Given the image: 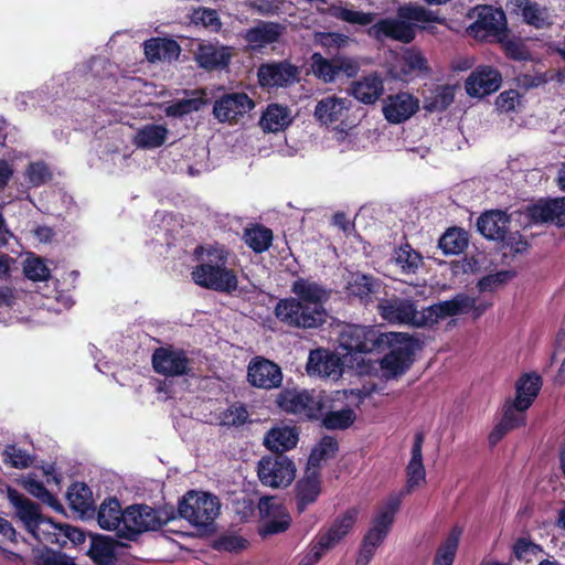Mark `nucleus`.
I'll use <instances>...</instances> for the list:
<instances>
[{
    "label": "nucleus",
    "mask_w": 565,
    "mask_h": 565,
    "mask_svg": "<svg viewBox=\"0 0 565 565\" xmlns=\"http://www.w3.org/2000/svg\"><path fill=\"white\" fill-rule=\"evenodd\" d=\"M339 345L347 355L388 348L390 352L383 356L381 367L392 376L403 374L411 366L418 348L417 341L407 333L381 332L376 327L358 324H349L341 330Z\"/></svg>",
    "instance_id": "nucleus-1"
},
{
    "label": "nucleus",
    "mask_w": 565,
    "mask_h": 565,
    "mask_svg": "<svg viewBox=\"0 0 565 565\" xmlns=\"http://www.w3.org/2000/svg\"><path fill=\"white\" fill-rule=\"evenodd\" d=\"M194 256L200 262L191 273L200 287L223 294H232L238 288L235 271L227 267L230 252L221 244L198 246Z\"/></svg>",
    "instance_id": "nucleus-2"
},
{
    "label": "nucleus",
    "mask_w": 565,
    "mask_h": 565,
    "mask_svg": "<svg viewBox=\"0 0 565 565\" xmlns=\"http://www.w3.org/2000/svg\"><path fill=\"white\" fill-rule=\"evenodd\" d=\"M434 21L433 14L422 7L405 6L397 11V18H386L372 24L367 34L379 41L392 39L409 43L415 39L416 28Z\"/></svg>",
    "instance_id": "nucleus-3"
},
{
    "label": "nucleus",
    "mask_w": 565,
    "mask_h": 565,
    "mask_svg": "<svg viewBox=\"0 0 565 565\" xmlns=\"http://www.w3.org/2000/svg\"><path fill=\"white\" fill-rule=\"evenodd\" d=\"M220 508L217 497L190 491L179 503V514L196 527L209 529L220 514Z\"/></svg>",
    "instance_id": "nucleus-4"
},
{
    "label": "nucleus",
    "mask_w": 565,
    "mask_h": 565,
    "mask_svg": "<svg viewBox=\"0 0 565 565\" xmlns=\"http://www.w3.org/2000/svg\"><path fill=\"white\" fill-rule=\"evenodd\" d=\"M377 311L381 318L391 324L425 327L424 309L409 297L392 296L379 299Z\"/></svg>",
    "instance_id": "nucleus-5"
},
{
    "label": "nucleus",
    "mask_w": 565,
    "mask_h": 565,
    "mask_svg": "<svg viewBox=\"0 0 565 565\" xmlns=\"http://www.w3.org/2000/svg\"><path fill=\"white\" fill-rule=\"evenodd\" d=\"M170 516L162 510L149 505H131L125 510L121 537L135 541L139 534L156 531L167 524Z\"/></svg>",
    "instance_id": "nucleus-6"
},
{
    "label": "nucleus",
    "mask_w": 565,
    "mask_h": 565,
    "mask_svg": "<svg viewBox=\"0 0 565 565\" xmlns=\"http://www.w3.org/2000/svg\"><path fill=\"white\" fill-rule=\"evenodd\" d=\"M274 315L280 323L289 328L313 329L324 322L313 307L306 306L303 301L295 297L278 300L274 308Z\"/></svg>",
    "instance_id": "nucleus-7"
},
{
    "label": "nucleus",
    "mask_w": 565,
    "mask_h": 565,
    "mask_svg": "<svg viewBox=\"0 0 565 565\" xmlns=\"http://www.w3.org/2000/svg\"><path fill=\"white\" fill-rule=\"evenodd\" d=\"M295 462L285 455H267L257 463V476L262 484L270 488H286L296 477Z\"/></svg>",
    "instance_id": "nucleus-8"
},
{
    "label": "nucleus",
    "mask_w": 565,
    "mask_h": 565,
    "mask_svg": "<svg viewBox=\"0 0 565 565\" xmlns=\"http://www.w3.org/2000/svg\"><path fill=\"white\" fill-rule=\"evenodd\" d=\"M510 217L502 211H489L483 213L477 222L478 231L488 239L500 241L515 253L526 249V243L521 241L518 233H509Z\"/></svg>",
    "instance_id": "nucleus-9"
},
{
    "label": "nucleus",
    "mask_w": 565,
    "mask_h": 565,
    "mask_svg": "<svg viewBox=\"0 0 565 565\" xmlns=\"http://www.w3.org/2000/svg\"><path fill=\"white\" fill-rule=\"evenodd\" d=\"M151 362L154 372L166 377L185 376L193 371V360L188 352L173 345L156 349Z\"/></svg>",
    "instance_id": "nucleus-10"
},
{
    "label": "nucleus",
    "mask_w": 565,
    "mask_h": 565,
    "mask_svg": "<svg viewBox=\"0 0 565 565\" xmlns=\"http://www.w3.org/2000/svg\"><path fill=\"white\" fill-rule=\"evenodd\" d=\"M299 67L288 61L262 64L257 70L258 83L262 87H289L299 81Z\"/></svg>",
    "instance_id": "nucleus-11"
},
{
    "label": "nucleus",
    "mask_w": 565,
    "mask_h": 565,
    "mask_svg": "<svg viewBox=\"0 0 565 565\" xmlns=\"http://www.w3.org/2000/svg\"><path fill=\"white\" fill-rule=\"evenodd\" d=\"M258 509L263 518L259 530L260 535H274L287 531L291 524V516L285 505L274 498H262Z\"/></svg>",
    "instance_id": "nucleus-12"
},
{
    "label": "nucleus",
    "mask_w": 565,
    "mask_h": 565,
    "mask_svg": "<svg viewBox=\"0 0 565 565\" xmlns=\"http://www.w3.org/2000/svg\"><path fill=\"white\" fill-rule=\"evenodd\" d=\"M401 504L398 497H391L385 505L376 513L372 526L363 537V543L376 550L387 536Z\"/></svg>",
    "instance_id": "nucleus-13"
},
{
    "label": "nucleus",
    "mask_w": 565,
    "mask_h": 565,
    "mask_svg": "<svg viewBox=\"0 0 565 565\" xmlns=\"http://www.w3.org/2000/svg\"><path fill=\"white\" fill-rule=\"evenodd\" d=\"M8 499L15 509V514L24 524L26 530L38 540L40 537V526L46 522L40 511V507L25 498L19 491L9 488Z\"/></svg>",
    "instance_id": "nucleus-14"
},
{
    "label": "nucleus",
    "mask_w": 565,
    "mask_h": 565,
    "mask_svg": "<svg viewBox=\"0 0 565 565\" xmlns=\"http://www.w3.org/2000/svg\"><path fill=\"white\" fill-rule=\"evenodd\" d=\"M419 109V102L409 93L388 95L383 100L382 113L390 124H402Z\"/></svg>",
    "instance_id": "nucleus-15"
},
{
    "label": "nucleus",
    "mask_w": 565,
    "mask_h": 565,
    "mask_svg": "<svg viewBox=\"0 0 565 565\" xmlns=\"http://www.w3.org/2000/svg\"><path fill=\"white\" fill-rule=\"evenodd\" d=\"M247 379L255 387L271 390L281 385L282 373L276 363L264 358H255L248 364Z\"/></svg>",
    "instance_id": "nucleus-16"
},
{
    "label": "nucleus",
    "mask_w": 565,
    "mask_h": 565,
    "mask_svg": "<svg viewBox=\"0 0 565 565\" xmlns=\"http://www.w3.org/2000/svg\"><path fill=\"white\" fill-rule=\"evenodd\" d=\"M278 404L287 413L307 417L316 416L321 408L320 398L308 391L285 390L279 395Z\"/></svg>",
    "instance_id": "nucleus-17"
},
{
    "label": "nucleus",
    "mask_w": 565,
    "mask_h": 565,
    "mask_svg": "<svg viewBox=\"0 0 565 565\" xmlns=\"http://www.w3.org/2000/svg\"><path fill=\"white\" fill-rule=\"evenodd\" d=\"M475 302L473 298L458 294L450 300L425 307L423 308L425 313L424 319L426 320L425 327L433 326L440 319L468 312L475 308Z\"/></svg>",
    "instance_id": "nucleus-18"
},
{
    "label": "nucleus",
    "mask_w": 565,
    "mask_h": 565,
    "mask_svg": "<svg viewBox=\"0 0 565 565\" xmlns=\"http://www.w3.org/2000/svg\"><path fill=\"white\" fill-rule=\"evenodd\" d=\"M502 77L499 71L491 66H478L465 83L466 92L472 97H483L497 92Z\"/></svg>",
    "instance_id": "nucleus-19"
},
{
    "label": "nucleus",
    "mask_w": 565,
    "mask_h": 565,
    "mask_svg": "<svg viewBox=\"0 0 565 565\" xmlns=\"http://www.w3.org/2000/svg\"><path fill=\"white\" fill-rule=\"evenodd\" d=\"M232 50L218 42L200 43L194 54L195 61L204 70H222L228 66L233 56Z\"/></svg>",
    "instance_id": "nucleus-20"
},
{
    "label": "nucleus",
    "mask_w": 565,
    "mask_h": 565,
    "mask_svg": "<svg viewBox=\"0 0 565 565\" xmlns=\"http://www.w3.org/2000/svg\"><path fill=\"white\" fill-rule=\"evenodd\" d=\"M254 102L245 93L226 94L217 99L213 114L220 121H231L252 110Z\"/></svg>",
    "instance_id": "nucleus-21"
},
{
    "label": "nucleus",
    "mask_w": 565,
    "mask_h": 565,
    "mask_svg": "<svg viewBox=\"0 0 565 565\" xmlns=\"http://www.w3.org/2000/svg\"><path fill=\"white\" fill-rule=\"evenodd\" d=\"M291 292L296 295L295 298L303 301L306 306L313 307L318 316L326 320V310L323 302L328 299V291L318 282L306 279H296L290 288Z\"/></svg>",
    "instance_id": "nucleus-22"
},
{
    "label": "nucleus",
    "mask_w": 565,
    "mask_h": 565,
    "mask_svg": "<svg viewBox=\"0 0 565 565\" xmlns=\"http://www.w3.org/2000/svg\"><path fill=\"white\" fill-rule=\"evenodd\" d=\"M285 30L286 28L280 23L258 21L254 26L245 31L243 38L253 51H259L277 42Z\"/></svg>",
    "instance_id": "nucleus-23"
},
{
    "label": "nucleus",
    "mask_w": 565,
    "mask_h": 565,
    "mask_svg": "<svg viewBox=\"0 0 565 565\" xmlns=\"http://www.w3.org/2000/svg\"><path fill=\"white\" fill-rule=\"evenodd\" d=\"M384 92V79L377 73H371L353 81L349 88L350 95L364 105L375 104Z\"/></svg>",
    "instance_id": "nucleus-24"
},
{
    "label": "nucleus",
    "mask_w": 565,
    "mask_h": 565,
    "mask_svg": "<svg viewBox=\"0 0 565 565\" xmlns=\"http://www.w3.org/2000/svg\"><path fill=\"white\" fill-rule=\"evenodd\" d=\"M321 492L320 473L317 469L306 468L305 475L295 487L296 505L299 513L318 499Z\"/></svg>",
    "instance_id": "nucleus-25"
},
{
    "label": "nucleus",
    "mask_w": 565,
    "mask_h": 565,
    "mask_svg": "<svg viewBox=\"0 0 565 565\" xmlns=\"http://www.w3.org/2000/svg\"><path fill=\"white\" fill-rule=\"evenodd\" d=\"M351 107L347 98L328 96L318 102L315 109L316 119L323 125L342 121Z\"/></svg>",
    "instance_id": "nucleus-26"
},
{
    "label": "nucleus",
    "mask_w": 565,
    "mask_h": 565,
    "mask_svg": "<svg viewBox=\"0 0 565 565\" xmlns=\"http://www.w3.org/2000/svg\"><path fill=\"white\" fill-rule=\"evenodd\" d=\"M309 375H317L326 379H338L342 373L339 358L322 350L311 351L307 362Z\"/></svg>",
    "instance_id": "nucleus-27"
},
{
    "label": "nucleus",
    "mask_w": 565,
    "mask_h": 565,
    "mask_svg": "<svg viewBox=\"0 0 565 565\" xmlns=\"http://www.w3.org/2000/svg\"><path fill=\"white\" fill-rule=\"evenodd\" d=\"M472 29L484 31V35L500 36L507 30V19L502 9L483 6L478 9V19Z\"/></svg>",
    "instance_id": "nucleus-28"
},
{
    "label": "nucleus",
    "mask_w": 565,
    "mask_h": 565,
    "mask_svg": "<svg viewBox=\"0 0 565 565\" xmlns=\"http://www.w3.org/2000/svg\"><path fill=\"white\" fill-rule=\"evenodd\" d=\"M347 289L349 295L358 297L363 303L369 305L381 299L380 294L383 290V285L372 276L355 274L349 280Z\"/></svg>",
    "instance_id": "nucleus-29"
},
{
    "label": "nucleus",
    "mask_w": 565,
    "mask_h": 565,
    "mask_svg": "<svg viewBox=\"0 0 565 565\" xmlns=\"http://www.w3.org/2000/svg\"><path fill=\"white\" fill-rule=\"evenodd\" d=\"M298 439V431L295 427L276 426L265 435L264 445L276 455H284L296 447Z\"/></svg>",
    "instance_id": "nucleus-30"
},
{
    "label": "nucleus",
    "mask_w": 565,
    "mask_h": 565,
    "mask_svg": "<svg viewBox=\"0 0 565 565\" xmlns=\"http://www.w3.org/2000/svg\"><path fill=\"white\" fill-rule=\"evenodd\" d=\"M508 7L513 11H521L524 21L537 29L552 24L551 14L546 7H542L530 0H509Z\"/></svg>",
    "instance_id": "nucleus-31"
},
{
    "label": "nucleus",
    "mask_w": 565,
    "mask_h": 565,
    "mask_svg": "<svg viewBox=\"0 0 565 565\" xmlns=\"http://www.w3.org/2000/svg\"><path fill=\"white\" fill-rule=\"evenodd\" d=\"M124 516L125 510H121L119 501L115 498H110L100 504L97 513V522L102 529L115 531L117 536L121 537Z\"/></svg>",
    "instance_id": "nucleus-32"
},
{
    "label": "nucleus",
    "mask_w": 565,
    "mask_h": 565,
    "mask_svg": "<svg viewBox=\"0 0 565 565\" xmlns=\"http://www.w3.org/2000/svg\"><path fill=\"white\" fill-rule=\"evenodd\" d=\"M424 444V436L422 433L415 435L414 444L412 447V457L406 467L407 472V488L412 491L415 487L425 482L426 471L423 463L422 448Z\"/></svg>",
    "instance_id": "nucleus-33"
},
{
    "label": "nucleus",
    "mask_w": 565,
    "mask_h": 565,
    "mask_svg": "<svg viewBox=\"0 0 565 565\" xmlns=\"http://www.w3.org/2000/svg\"><path fill=\"white\" fill-rule=\"evenodd\" d=\"M145 54L150 62L178 60L181 49L170 39H150L143 44Z\"/></svg>",
    "instance_id": "nucleus-34"
},
{
    "label": "nucleus",
    "mask_w": 565,
    "mask_h": 565,
    "mask_svg": "<svg viewBox=\"0 0 565 565\" xmlns=\"http://www.w3.org/2000/svg\"><path fill=\"white\" fill-rule=\"evenodd\" d=\"M292 121V115L288 107L279 104H270L259 120L264 131L278 132L286 129Z\"/></svg>",
    "instance_id": "nucleus-35"
},
{
    "label": "nucleus",
    "mask_w": 565,
    "mask_h": 565,
    "mask_svg": "<svg viewBox=\"0 0 565 565\" xmlns=\"http://www.w3.org/2000/svg\"><path fill=\"white\" fill-rule=\"evenodd\" d=\"M167 137L168 129L166 126L148 124L136 131L132 142L140 149H154L161 147Z\"/></svg>",
    "instance_id": "nucleus-36"
},
{
    "label": "nucleus",
    "mask_w": 565,
    "mask_h": 565,
    "mask_svg": "<svg viewBox=\"0 0 565 565\" xmlns=\"http://www.w3.org/2000/svg\"><path fill=\"white\" fill-rule=\"evenodd\" d=\"M542 387V379L535 373L524 374L516 382V395L513 401L522 408H530Z\"/></svg>",
    "instance_id": "nucleus-37"
},
{
    "label": "nucleus",
    "mask_w": 565,
    "mask_h": 565,
    "mask_svg": "<svg viewBox=\"0 0 565 565\" xmlns=\"http://www.w3.org/2000/svg\"><path fill=\"white\" fill-rule=\"evenodd\" d=\"M401 73L397 75L399 79H406L412 75L427 74L429 66L424 54L415 49H407L401 57Z\"/></svg>",
    "instance_id": "nucleus-38"
},
{
    "label": "nucleus",
    "mask_w": 565,
    "mask_h": 565,
    "mask_svg": "<svg viewBox=\"0 0 565 565\" xmlns=\"http://www.w3.org/2000/svg\"><path fill=\"white\" fill-rule=\"evenodd\" d=\"M462 530L459 526H454L448 533L447 537L437 548L433 565H452Z\"/></svg>",
    "instance_id": "nucleus-39"
},
{
    "label": "nucleus",
    "mask_w": 565,
    "mask_h": 565,
    "mask_svg": "<svg viewBox=\"0 0 565 565\" xmlns=\"http://www.w3.org/2000/svg\"><path fill=\"white\" fill-rule=\"evenodd\" d=\"M243 239L254 253L260 254L270 247L273 232L263 225H253L252 227L245 228Z\"/></svg>",
    "instance_id": "nucleus-40"
},
{
    "label": "nucleus",
    "mask_w": 565,
    "mask_h": 565,
    "mask_svg": "<svg viewBox=\"0 0 565 565\" xmlns=\"http://www.w3.org/2000/svg\"><path fill=\"white\" fill-rule=\"evenodd\" d=\"M359 511L355 508L349 509L334 520L330 529L323 533L329 541L337 545L352 530L356 522Z\"/></svg>",
    "instance_id": "nucleus-41"
},
{
    "label": "nucleus",
    "mask_w": 565,
    "mask_h": 565,
    "mask_svg": "<svg viewBox=\"0 0 565 565\" xmlns=\"http://www.w3.org/2000/svg\"><path fill=\"white\" fill-rule=\"evenodd\" d=\"M67 499L71 508L82 514H86L94 505L93 493L85 483L72 484L67 491Z\"/></svg>",
    "instance_id": "nucleus-42"
},
{
    "label": "nucleus",
    "mask_w": 565,
    "mask_h": 565,
    "mask_svg": "<svg viewBox=\"0 0 565 565\" xmlns=\"http://www.w3.org/2000/svg\"><path fill=\"white\" fill-rule=\"evenodd\" d=\"M88 555L98 565H109L114 559V545L111 540L105 535L92 537Z\"/></svg>",
    "instance_id": "nucleus-43"
},
{
    "label": "nucleus",
    "mask_w": 565,
    "mask_h": 565,
    "mask_svg": "<svg viewBox=\"0 0 565 565\" xmlns=\"http://www.w3.org/2000/svg\"><path fill=\"white\" fill-rule=\"evenodd\" d=\"M393 260L405 274H415L423 264L422 255L409 244L402 245L394 252Z\"/></svg>",
    "instance_id": "nucleus-44"
},
{
    "label": "nucleus",
    "mask_w": 565,
    "mask_h": 565,
    "mask_svg": "<svg viewBox=\"0 0 565 565\" xmlns=\"http://www.w3.org/2000/svg\"><path fill=\"white\" fill-rule=\"evenodd\" d=\"M438 246L445 255L460 254L468 246L467 233L460 228H450L439 238Z\"/></svg>",
    "instance_id": "nucleus-45"
},
{
    "label": "nucleus",
    "mask_w": 565,
    "mask_h": 565,
    "mask_svg": "<svg viewBox=\"0 0 565 565\" xmlns=\"http://www.w3.org/2000/svg\"><path fill=\"white\" fill-rule=\"evenodd\" d=\"M330 15L350 24L361 26L370 25L375 20V13L349 9L342 6H332L329 9Z\"/></svg>",
    "instance_id": "nucleus-46"
},
{
    "label": "nucleus",
    "mask_w": 565,
    "mask_h": 565,
    "mask_svg": "<svg viewBox=\"0 0 565 565\" xmlns=\"http://www.w3.org/2000/svg\"><path fill=\"white\" fill-rule=\"evenodd\" d=\"M338 450V443L333 437L324 436L320 443L311 450L306 468H313L319 471L323 460L333 457Z\"/></svg>",
    "instance_id": "nucleus-47"
},
{
    "label": "nucleus",
    "mask_w": 565,
    "mask_h": 565,
    "mask_svg": "<svg viewBox=\"0 0 565 565\" xmlns=\"http://www.w3.org/2000/svg\"><path fill=\"white\" fill-rule=\"evenodd\" d=\"M455 93L451 86H438L430 96L425 98L424 108L428 111H443L454 102Z\"/></svg>",
    "instance_id": "nucleus-48"
},
{
    "label": "nucleus",
    "mask_w": 565,
    "mask_h": 565,
    "mask_svg": "<svg viewBox=\"0 0 565 565\" xmlns=\"http://www.w3.org/2000/svg\"><path fill=\"white\" fill-rule=\"evenodd\" d=\"M355 417L354 411L345 407L327 412L322 418V424L328 429H347L354 423Z\"/></svg>",
    "instance_id": "nucleus-49"
},
{
    "label": "nucleus",
    "mask_w": 565,
    "mask_h": 565,
    "mask_svg": "<svg viewBox=\"0 0 565 565\" xmlns=\"http://www.w3.org/2000/svg\"><path fill=\"white\" fill-rule=\"evenodd\" d=\"M525 214L534 224L554 223L553 200H540L536 203L527 205Z\"/></svg>",
    "instance_id": "nucleus-50"
},
{
    "label": "nucleus",
    "mask_w": 565,
    "mask_h": 565,
    "mask_svg": "<svg viewBox=\"0 0 565 565\" xmlns=\"http://www.w3.org/2000/svg\"><path fill=\"white\" fill-rule=\"evenodd\" d=\"M311 71L320 79L331 83L338 76L335 60L329 61L320 53H313L311 56Z\"/></svg>",
    "instance_id": "nucleus-51"
},
{
    "label": "nucleus",
    "mask_w": 565,
    "mask_h": 565,
    "mask_svg": "<svg viewBox=\"0 0 565 565\" xmlns=\"http://www.w3.org/2000/svg\"><path fill=\"white\" fill-rule=\"evenodd\" d=\"M529 408H522L518 405V402L508 399L502 408L503 415L501 422L508 426V428L515 429L525 425V412Z\"/></svg>",
    "instance_id": "nucleus-52"
},
{
    "label": "nucleus",
    "mask_w": 565,
    "mask_h": 565,
    "mask_svg": "<svg viewBox=\"0 0 565 565\" xmlns=\"http://www.w3.org/2000/svg\"><path fill=\"white\" fill-rule=\"evenodd\" d=\"M35 457L33 454L28 452L17 445H8L3 450L4 462L17 469L30 467Z\"/></svg>",
    "instance_id": "nucleus-53"
},
{
    "label": "nucleus",
    "mask_w": 565,
    "mask_h": 565,
    "mask_svg": "<svg viewBox=\"0 0 565 565\" xmlns=\"http://www.w3.org/2000/svg\"><path fill=\"white\" fill-rule=\"evenodd\" d=\"M248 412L245 405L236 403L225 409L221 416V424L228 427H238L244 425L248 419Z\"/></svg>",
    "instance_id": "nucleus-54"
},
{
    "label": "nucleus",
    "mask_w": 565,
    "mask_h": 565,
    "mask_svg": "<svg viewBox=\"0 0 565 565\" xmlns=\"http://www.w3.org/2000/svg\"><path fill=\"white\" fill-rule=\"evenodd\" d=\"M24 275L33 281H45L50 278V269L39 257L26 258L23 265Z\"/></svg>",
    "instance_id": "nucleus-55"
},
{
    "label": "nucleus",
    "mask_w": 565,
    "mask_h": 565,
    "mask_svg": "<svg viewBox=\"0 0 565 565\" xmlns=\"http://www.w3.org/2000/svg\"><path fill=\"white\" fill-rule=\"evenodd\" d=\"M21 484L25 491L41 500L43 503L49 505H53L55 503V498L53 494L46 490L41 481L36 480L32 476L23 478Z\"/></svg>",
    "instance_id": "nucleus-56"
},
{
    "label": "nucleus",
    "mask_w": 565,
    "mask_h": 565,
    "mask_svg": "<svg viewBox=\"0 0 565 565\" xmlns=\"http://www.w3.org/2000/svg\"><path fill=\"white\" fill-rule=\"evenodd\" d=\"M26 179L33 186H40L49 181L52 177L47 164L43 161L32 162L25 171Z\"/></svg>",
    "instance_id": "nucleus-57"
},
{
    "label": "nucleus",
    "mask_w": 565,
    "mask_h": 565,
    "mask_svg": "<svg viewBox=\"0 0 565 565\" xmlns=\"http://www.w3.org/2000/svg\"><path fill=\"white\" fill-rule=\"evenodd\" d=\"M192 21L195 24H202L212 31H218L222 26L216 10L209 8H199L192 13Z\"/></svg>",
    "instance_id": "nucleus-58"
},
{
    "label": "nucleus",
    "mask_w": 565,
    "mask_h": 565,
    "mask_svg": "<svg viewBox=\"0 0 565 565\" xmlns=\"http://www.w3.org/2000/svg\"><path fill=\"white\" fill-rule=\"evenodd\" d=\"M315 41L317 44L330 50L345 47L351 39L338 32H317L315 34Z\"/></svg>",
    "instance_id": "nucleus-59"
},
{
    "label": "nucleus",
    "mask_w": 565,
    "mask_h": 565,
    "mask_svg": "<svg viewBox=\"0 0 565 565\" xmlns=\"http://www.w3.org/2000/svg\"><path fill=\"white\" fill-rule=\"evenodd\" d=\"M514 276L515 274L510 270H503L495 274H491L479 280L478 288L482 292L494 291L497 288L512 279Z\"/></svg>",
    "instance_id": "nucleus-60"
},
{
    "label": "nucleus",
    "mask_w": 565,
    "mask_h": 565,
    "mask_svg": "<svg viewBox=\"0 0 565 565\" xmlns=\"http://www.w3.org/2000/svg\"><path fill=\"white\" fill-rule=\"evenodd\" d=\"M201 105L202 102L200 99H182L169 105L166 108V114L170 117H181L183 115L199 110Z\"/></svg>",
    "instance_id": "nucleus-61"
},
{
    "label": "nucleus",
    "mask_w": 565,
    "mask_h": 565,
    "mask_svg": "<svg viewBox=\"0 0 565 565\" xmlns=\"http://www.w3.org/2000/svg\"><path fill=\"white\" fill-rule=\"evenodd\" d=\"M537 550V545L530 542L526 539H520L516 541L513 547L514 555L518 559L529 561V556L534 554Z\"/></svg>",
    "instance_id": "nucleus-62"
},
{
    "label": "nucleus",
    "mask_w": 565,
    "mask_h": 565,
    "mask_svg": "<svg viewBox=\"0 0 565 565\" xmlns=\"http://www.w3.org/2000/svg\"><path fill=\"white\" fill-rule=\"evenodd\" d=\"M334 546L335 545L329 541L324 534H318L309 551L318 558V561H320L323 554Z\"/></svg>",
    "instance_id": "nucleus-63"
},
{
    "label": "nucleus",
    "mask_w": 565,
    "mask_h": 565,
    "mask_svg": "<svg viewBox=\"0 0 565 565\" xmlns=\"http://www.w3.org/2000/svg\"><path fill=\"white\" fill-rule=\"evenodd\" d=\"M335 65L338 75L342 72L349 77L355 76L359 72V64L351 58H337Z\"/></svg>",
    "instance_id": "nucleus-64"
}]
</instances>
